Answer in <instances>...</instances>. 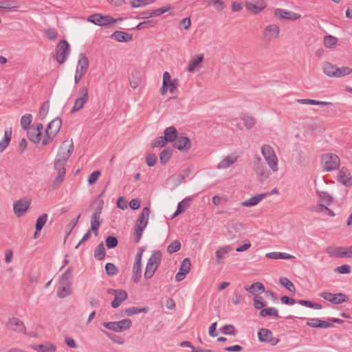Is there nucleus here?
<instances>
[{"label":"nucleus","instance_id":"obj_1","mask_svg":"<svg viewBox=\"0 0 352 352\" xmlns=\"http://www.w3.org/2000/svg\"><path fill=\"white\" fill-rule=\"evenodd\" d=\"M66 142L67 141L63 142L54 161V168L58 171V174L52 182V189H56L64 180L66 173L65 165L74 151V144L72 141L68 145L67 148L65 146Z\"/></svg>","mask_w":352,"mask_h":352},{"label":"nucleus","instance_id":"obj_2","mask_svg":"<svg viewBox=\"0 0 352 352\" xmlns=\"http://www.w3.org/2000/svg\"><path fill=\"white\" fill-rule=\"evenodd\" d=\"M94 205L97 206L91 217V230L96 236L98 235L99 227L102 221V220L100 221V217L102 211L104 201L102 199L94 200L91 203V206H94Z\"/></svg>","mask_w":352,"mask_h":352},{"label":"nucleus","instance_id":"obj_3","mask_svg":"<svg viewBox=\"0 0 352 352\" xmlns=\"http://www.w3.org/2000/svg\"><path fill=\"white\" fill-rule=\"evenodd\" d=\"M322 163L324 164V169L330 172L337 170L340 164L339 157L333 153L324 154L321 157Z\"/></svg>","mask_w":352,"mask_h":352},{"label":"nucleus","instance_id":"obj_4","mask_svg":"<svg viewBox=\"0 0 352 352\" xmlns=\"http://www.w3.org/2000/svg\"><path fill=\"white\" fill-rule=\"evenodd\" d=\"M87 21L99 26H107L113 23L122 21V18L114 19L110 15L103 16L101 14H93L88 16Z\"/></svg>","mask_w":352,"mask_h":352},{"label":"nucleus","instance_id":"obj_5","mask_svg":"<svg viewBox=\"0 0 352 352\" xmlns=\"http://www.w3.org/2000/svg\"><path fill=\"white\" fill-rule=\"evenodd\" d=\"M70 53V45L66 40H61L56 47V60L59 64H63Z\"/></svg>","mask_w":352,"mask_h":352},{"label":"nucleus","instance_id":"obj_6","mask_svg":"<svg viewBox=\"0 0 352 352\" xmlns=\"http://www.w3.org/2000/svg\"><path fill=\"white\" fill-rule=\"evenodd\" d=\"M103 327L115 332H122L131 328L132 322L129 318H125L117 322H104Z\"/></svg>","mask_w":352,"mask_h":352},{"label":"nucleus","instance_id":"obj_7","mask_svg":"<svg viewBox=\"0 0 352 352\" xmlns=\"http://www.w3.org/2000/svg\"><path fill=\"white\" fill-rule=\"evenodd\" d=\"M320 296L325 300L331 302L334 305H340L343 302H347L349 300V296L342 292L332 294L330 292H324L320 294Z\"/></svg>","mask_w":352,"mask_h":352},{"label":"nucleus","instance_id":"obj_8","mask_svg":"<svg viewBox=\"0 0 352 352\" xmlns=\"http://www.w3.org/2000/svg\"><path fill=\"white\" fill-rule=\"evenodd\" d=\"M79 94L81 96L76 99L74 105L71 110L72 113L82 109L89 100L88 88L86 86H83L79 89Z\"/></svg>","mask_w":352,"mask_h":352},{"label":"nucleus","instance_id":"obj_9","mask_svg":"<svg viewBox=\"0 0 352 352\" xmlns=\"http://www.w3.org/2000/svg\"><path fill=\"white\" fill-rule=\"evenodd\" d=\"M6 329H11L13 331H16L21 333H26V329L23 321L17 318L12 317L8 319L6 323Z\"/></svg>","mask_w":352,"mask_h":352},{"label":"nucleus","instance_id":"obj_10","mask_svg":"<svg viewBox=\"0 0 352 352\" xmlns=\"http://www.w3.org/2000/svg\"><path fill=\"white\" fill-rule=\"evenodd\" d=\"M337 181L346 187L352 186V176L346 167H342L337 175Z\"/></svg>","mask_w":352,"mask_h":352},{"label":"nucleus","instance_id":"obj_11","mask_svg":"<svg viewBox=\"0 0 352 352\" xmlns=\"http://www.w3.org/2000/svg\"><path fill=\"white\" fill-rule=\"evenodd\" d=\"M254 170L257 175V179L259 182H263L267 179L270 174L265 164L261 163L260 160L254 162Z\"/></svg>","mask_w":352,"mask_h":352},{"label":"nucleus","instance_id":"obj_12","mask_svg":"<svg viewBox=\"0 0 352 352\" xmlns=\"http://www.w3.org/2000/svg\"><path fill=\"white\" fill-rule=\"evenodd\" d=\"M30 201L28 199H20L13 205V210L17 217L22 216L30 206Z\"/></svg>","mask_w":352,"mask_h":352},{"label":"nucleus","instance_id":"obj_13","mask_svg":"<svg viewBox=\"0 0 352 352\" xmlns=\"http://www.w3.org/2000/svg\"><path fill=\"white\" fill-rule=\"evenodd\" d=\"M191 262L190 258H185L182 263L179 272L176 274L175 280L177 282L183 280L190 270Z\"/></svg>","mask_w":352,"mask_h":352},{"label":"nucleus","instance_id":"obj_14","mask_svg":"<svg viewBox=\"0 0 352 352\" xmlns=\"http://www.w3.org/2000/svg\"><path fill=\"white\" fill-rule=\"evenodd\" d=\"M280 33V28L275 24H270L265 28L263 36L264 38L270 42L273 39L276 38Z\"/></svg>","mask_w":352,"mask_h":352},{"label":"nucleus","instance_id":"obj_15","mask_svg":"<svg viewBox=\"0 0 352 352\" xmlns=\"http://www.w3.org/2000/svg\"><path fill=\"white\" fill-rule=\"evenodd\" d=\"M177 142L174 143L173 147L178 149L182 152H187L191 148V141L186 136H178L176 140Z\"/></svg>","mask_w":352,"mask_h":352},{"label":"nucleus","instance_id":"obj_16","mask_svg":"<svg viewBox=\"0 0 352 352\" xmlns=\"http://www.w3.org/2000/svg\"><path fill=\"white\" fill-rule=\"evenodd\" d=\"M245 6L249 12L254 14H257L266 8L267 4L263 0H256L255 3L250 1H246Z\"/></svg>","mask_w":352,"mask_h":352},{"label":"nucleus","instance_id":"obj_17","mask_svg":"<svg viewBox=\"0 0 352 352\" xmlns=\"http://www.w3.org/2000/svg\"><path fill=\"white\" fill-rule=\"evenodd\" d=\"M346 247L329 246L327 248L326 252L331 257L347 258Z\"/></svg>","mask_w":352,"mask_h":352},{"label":"nucleus","instance_id":"obj_18","mask_svg":"<svg viewBox=\"0 0 352 352\" xmlns=\"http://www.w3.org/2000/svg\"><path fill=\"white\" fill-rule=\"evenodd\" d=\"M274 15L275 16H278L280 19H289L292 21H295L300 18V15L297 13L280 8H276L274 10Z\"/></svg>","mask_w":352,"mask_h":352},{"label":"nucleus","instance_id":"obj_19","mask_svg":"<svg viewBox=\"0 0 352 352\" xmlns=\"http://www.w3.org/2000/svg\"><path fill=\"white\" fill-rule=\"evenodd\" d=\"M150 214V208L149 207H144L138 219L135 227H139L143 228V229H145L148 221V217Z\"/></svg>","mask_w":352,"mask_h":352},{"label":"nucleus","instance_id":"obj_20","mask_svg":"<svg viewBox=\"0 0 352 352\" xmlns=\"http://www.w3.org/2000/svg\"><path fill=\"white\" fill-rule=\"evenodd\" d=\"M110 38L118 42L125 43L132 41L133 36L127 32L116 30L110 36Z\"/></svg>","mask_w":352,"mask_h":352},{"label":"nucleus","instance_id":"obj_21","mask_svg":"<svg viewBox=\"0 0 352 352\" xmlns=\"http://www.w3.org/2000/svg\"><path fill=\"white\" fill-rule=\"evenodd\" d=\"M74 267H69L67 270L61 275L59 280V285H71L73 278Z\"/></svg>","mask_w":352,"mask_h":352},{"label":"nucleus","instance_id":"obj_22","mask_svg":"<svg viewBox=\"0 0 352 352\" xmlns=\"http://www.w3.org/2000/svg\"><path fill=\"white\" fill-rule=\"evenodd\" d=\"M267 193H261L256 195L249 199H247L241 203V206L245 207H251L257 205L263 199L267 197Z\"/></svg>","mask_w":352,"mask_h":352},{"label":"nucleus","instance_id":"obj_23","mask_svg":"<svg viewBox=\"0 0 352 352\" xmlns=\"http://www.w3.org/2000/svg\"><path fill=\"white\" fill-rule=\"evenodd\" d=\"M164 137L167 142H174L178 138V132L175 126L167 127L164 131Z\"/></svg>","mask_w":352,"mask_h":352},{"label":"nucleus","instance_id":"obj_24","mask_svg":"<svg viewBox=\"0 0 352 352\" xmlns=\"http://www.w3.org/2000/svg\"><path fill=\"white\" fill-rule=\"evenodd\" d=\"M232 250V247L231 245H226L223 247L219 248L215 252V256L217 258V263L218 264H221L224 262L225 254H228Z\"/></svg>","mask_w":352,"mask_h":352},{"label":"nucleus","instance_id":"obj_25","mask_svg":"<svg viewBox=\"0 0 352 352\" xmlns=\"http://www.w3.org/2000/svg\"><path fill=\"white\" fill-rule=\"evenodd\" d=\"M61 125V119L60 118H56L47 124V129L50 131L52 135L56 136L60 129Z\"/></svg>","mask_w":352,"mask_h":352},{"label":"nucleus","instance_id":"obj_26","mask_svg":"<svg viewBox=\"0 0 352 352\" xmlns=\"http://www.w3.org/2000/svg\"><path fill=\"white\" fill-rule=\"evenodd\" d=\"M128 294L126 291L120 289V291L115 296L114 299L111 301V305L113 308H118L123 301L127 299Z\"/></svg>","mask_w":352,"mask_h":352},{"label":"nucleus","instance_id":"obj_27","mask_svg":"<svg viewBox=\"0 0 352 352\" xmlns=\"http://www.w3.org/2000/svg\"><path fill=\"white\" fill-rule=\"evenodd\" d=\"M88 67H89L88 58L87 57V56L85 54H82V53L80 54L76 69H78L80 72H82L84 74H86V72L88 70Z\"/></svg>","mask_w":352,"mask_h":352},{"label":"nucleus","instance_id":"obj_28","mask_svg":"<svg viewBox=\"0 0 352 352\" xmlns=\"http://www.w3.org/2000/svg\"><path fill=\"white\" fill-rule=\"evenodd\" d=\"M244 289L249 293L256 295L257 292L263 293L265 292V287L263 283L260 282H256L252 284L250 286H245Z\"/></svg>","mask_w":352,"mask_h":352},{"label":"nucleus","instance_id":"obj_29","mask_svg":"<svg viewBox=\"0 0 352 352\" xmlns=\"http://www.w3.org/2000/svg\"><path fill=\"white\" fill-rule=\"evenodd\" d=\"M12 138V128H7L4 132V136L0 142V153H2L8 146Z\"/></svg>","mask_w":352,"mask_h":352},{"label":"nucleus","instance_id":"obj_30","mask_svg":"<svg viewBox=\"0 0 352 352\" xmlns=\"http://www.w3.org/2000/svg\"><path fill=\"white\" fill-rule=\"evenodd\" d=\"M265 257L270 259H292L295 257L289 254L284 252H272L265 254Z\"/></svg>","mask_w":352,"mask_h":352},{"label":"nucleus","instance_id":"obj_31","mask_svg":"<svg viewBox=\"0 0 352 352\" xmlns=\"http://www.w3.org/2000/svg\"><path fill=\"white\" fill-rule=\"evenodd\" d=\"M162 254L160 250H155L148 258L147 263L158 267L162 262Z\"/></svg>","mask_w":352,"mask_h":352},{"label":"nucleus","instance_id":"obj_32","mask_svg":"<svg viewBox=\"0 0 352 352\" xmlns=\"http://www.w3.org/2000/svg\"><path fill=\"white\" fill-rule=\"evenodd\" d=\"M337 66L335 65H333L331 63L325 62L323 63L322 65V69L323 72L329 77H335L338 75L336 74V69Z\"/></svg>","mask_w":352,"mask_h":352},{"label":"nucleus","instance_id":"obj_33","mask_svg":"<svg viewBox=\"0 0 352 352\" xmlns=\"http://www.w3.org/2000/svg\"><path fill=\"white\" fill-rule=\"evenodd\" d=\"M141 74L138 71H133L129 77L130 85L133 89L138 87L141 83Z\"/></svg>","mask_w":352,"mask_h":352},{"label":"nucleus","instance_id":"obj_34","mask_svg":"<svg viewBox=\"0 0 352 352\" xmlns=\"http://www.w3.org/2000/svg\"><path fill=\"white\" fill-rule=\"evenodd\" d=\"M272 336V331L265 328H261L258 332V340L261 342H267Z\"/></svg>","mask_w":352,"mask_h":352},{"label":"nucleus","instance_id":"obj_35","mask_svg":"<svg viewBox=\"0 0 352 352\" xmlns=\"http://www.w3.org/2000/svg\"><path fill=\"white\" fill-rule=\"evenodd\" d=\"M191 201L192 199L190 197H188L180 201L177 205V208L173 215V217H176L179 214L184 212L186 210V208L190 206Z\"/></svg>","mask_w":352,"mask_h":352},{"label":"nucleus","instance_id":"obj_36","mask_svg":"<svg viewBox=\"0 0 352 352\" xmlns=\"http://www.w3.org/2000/svg\"><path fill=\"white\" fill-rule=\"evenodd\" d=\"M204 60V56L202 54H199L194 56L189 62L188 71L193 72L195 68Z\"/></svg>","mask_w":352,"mask_h":352},{"label":"nucleus","instance_id":"obj_37","mask_svg":"<svg viewBox=\"0 0 352 352\" xmlns=\"http://www.w3.org/2000/svg\"><path fill=\"white\" fill-rule=\"evenodd\" d=\"M34 349L38 352H54L56 347L54 344L47 343L45 344H37L34 347Z\"/></svg>","mask_w":352,"mask_h":352},{"label":"nucleus","instance_id":"obj_38","mask_svg":"<svg viewBox=\"0 0 352 352\" xmlns=\"http://www.w3.org/2000/svg\"><path fill=\"white\" fill-rule=\"evenodd\" d=\"M260 316L263 318L267 316H273L274 318H280L278 310L274 307L263 308L260 313Z\"/></svg>","mask_w":352,"mask_h":352},{"label":"nucleus","instance_id":"obj_39","mask_svg":"<svg viewBox=\"0 0 352 352\" xmlns=\"http://www.w3.org/2000/svg\"><path fill=\"white\" fill-rule=\"evenodd\" d=\"M241 119L243 120L245 127L248 130L253 128L256 123V119L246 114H242Z\"/></svg>","mask_w":352,"mask_h":352},{"label":"nucleus","instance_id":"obj_40","mask_svg":"<svg viewBox=\"0 0 352 352\" xmlns=\"http://www.w3.org/2000/svg\"><path fill=\"white\" fill-rule=\"evenodd\" d=\"M105 256V249L102 242H100L95 248L94 257L96 260L101 261Z\"/></svg>","mask_w":352,"mask_h":352},{"label":"nucleus","instance_id":"obj_41","mask_svg":"<svg viewBox=\"0 0 352 352\" xmlns=\"http://www.w3.org/2000/svg\"><path fill=\"white\" fill-rule=\"evenodd\" d=\"M172 156V150L170 148H164L160 154V163L162 165L166 164Z\"/></svg>","mask_w":352,"mask_h":352},{"label":"nucleus","instance_id":"obj_42","mask_svg":"<svg viewBox=\"0 0 352 352\" xmlns=\"http://www.w3.org/2000/svg\"><path fill=\"white\" fill-rule=\"evenodd\" d=\"M48 215L47 214H43L41 215L36 221L35 223V230H36V232H41L45 224L47 222Z\"/></svg>","mask_w":352,"mask_h":352},{"label":"nucleus","instance_id":"obj_43","mask_svg":"<svg viewBox=\"0 0 352 352\" xmlns=\"http://www.w3.org/2000/svg\"><path fill=\"white\" fill-rule=\"evenodd\" d=\"M148 310V308L147 307H144L142 308H138L136 307H131L129 308H127L124 310V313L126 316H131L134 314H137L139 313H146Z\"/></svg>","mask_w":352,"mask_h":352},{"label":"nucleus","instance_id":"obj_44","mask_svg":"<svg viewBox=\"0 0 352 352\" xmlns=\"http://www.w3.org/2000/svg\"><path fill=\"white\" fill-rule=\"evenodd\" d=\"M142 276L141 264L134 263L133 267L132 278L135 283H138Z\"/></svg>","mask_w":352,"mask_h":352},{"label":"nucleus","instance_id":"obj_45","mask_svg":"<svg viewBox=\"0 0 352 352\" xmlns=\"http://www.w3.org/2000/svg\"><path fill=\"white\" fill-rule=\"evenodd\" d=\"M42 137V132L38 131L34 133L32 130L28 131V138L30 141L34 144H38L40 142Z\"/></svg>","mask_w":352,"mask_h":352},{"label":"nucleus","instance_id":"obj_46","mask_svg":"<svg viewBox=\"0 0 352 352\" xmlns=\"http://www.w3.org/2000/svg\"><path fill=\"white\" fill-rule=\"evenodd\" d=\"M280 284L285 287L289 292L294 293L296 291L294 283L287 278L282 277L279 279Z\"/></svg>","mask_w":352,"mask_h":352},{"label":"nucleus","instance_id":"obj_47","mask_svg":"<svg viewBox=\"0 0 352 352\" xmlns=\"http://www.w3.org/2000/svg\"><path fill=\"white\" fill-rule=\"evenodd\" d=\"M70 286L71 285H59L57 289V296L60 298H63L69 296L71 294V289H69Z\"/></svg>","mask_w":352,"mask_h":352},{"label":"nucleus","instance_id":"obj_48","mask_svg":"<svg viewBox=\"0 0 352 352\" xmlns=\"http://www.w3.org/2000/svg\"><path fill=\"white\" fill-rule=\"evenodd\" d=\"M236 161V157L227 156L218 165L219 168H226Z\"/></svg>","mask_w":352,"mask_h":352},{"label":"nucleus","instance_id":"obj_49","mask_svg":"<svg viewBox=\"0 0 352 352\" xmlns=\"http://www.w3.org/2000/svg\"><path fill=\"white\" fill-rule=\"evenodd\" d=\"M32 116L30 113H27L21 117V126L24 130H30V123L32 122Z\"/></svg>","mask_w":352,"mask_h":352},{"label":"nucleus","instance_id":"obj_50","mask_svg":"<svg viewBox=\"0 0 352 352\" xmlns=\"http://www.w3.org/2000/svg\"><path fill=\"white\" fill-rule=\"evenodd\" d=\"M155 24H156L155 20H154V19L147 20V21H144L139 23L134 29L138 30L146 29V28L154 27Z\"/></svg>","mask_w":352,"mask_h":352},{"label":"nucleus","instance_id":"obj_51","mask_svg":"<svg viewBox=\"0 0 352 352\" xmlns=\"http://www.w3.org/2000/svg\"><path fill=\"white\" fill-rule=\"evenodd\" d=\"M102 332L113 342L122 344L124 342V338L121 336L116 335L113 333H109L107 331L102 330Z\"/></svg>","mask_w":352,"mask_h":352},{"label":"nucleus","instance_id":"obj_52","mask_svg":"<svg viewBox=\"0 0 352 352\" xmlns=\"http://www.w3.org/2000/svg\"><path fill=\"white\" fill-rule=\"evenodd\" d=\"M316 192L321 201L324 202L328 206L331 204L333 197L327 192L317 190Z\"/></svg>","mask_w":352,"mask_h":352},{"label":"nucleus","instance_id":"obj_53","mask_svg":"<svg viewBox=\"0 0 352 352\" xmlns=\"http://www.w3.org/2000/svg\"><path fill=\"white\" fill-rule=\"evenodd\" d=\"M158 267H155L154 265L146 263L144 276L146 279H151L154 275Z\"/></svg>","mask_w":352,"mask_h":352},{"label":"nucleus","instance_id":"obj_54","mask_svg":"<svg viewBox=\"0 0 352 352\" xmlns=\"http://www.w3.org/2000/svg\"><path fill=\"white\" fill-rule=\"evenodd\" d=\"M118 244V241L117 237L114 236H108L105 239V245L107 248L109 249H113L117 247Z\"/></svg>","mask_w":352,"mask_h":352},{"label":"nucleus","instance_id":"obj_55","mask_svg":"<svg viewBox=\"0 0 352 352\" xmlns=\"http://www.w3.org/2000/svg\"><path fill=\"white\" fill-rule=\"evenodd\" d=\"M265 160L267 161L269 166L272 168L273 171H276L278 170L277 163L278 158L276 155L274 154V157L265 156Z\"/></svg>","mask_w":352,"mask_h":352},{"label":"nucleus","instance_id":"obj_56","mask_svg":"<svg viewBox=\"0 0 352 352\" xmlns=\"http://www.w3.org/2000/svg\"><path fill=\"white\" fill-rule=\"evenodd\" d=\"M309 157L302 151H300L298 153L297 164L300 166H305L309 164Z\"/></svg>","mask_w":352,"mask_h":352},{"label":"nucleus","instance_id":"obj_57","mask_svg":"<svg viewBox=\"0 0 352 352\" xmlns=\"http://www.w3.org/2000/svg\"><path fill=\"white\" fill-rule=\"evenodd\" d=\"M181 248V243L178 240H175L167 247V252L169 254H173L179 251Z\"/></svg>","mask_w":352,"mask_h":352},{"label":"nucleus","instance_id":"obj_58","mask_svg":"<svg viewBox=\"0 0 352 352\" xmlns=\"http://www.w3.org/2000/svg\"><path fill=\"white\" fill-rule=\"evenodd\" d=\"M105 272L107 275L113 276L118 274V269L113 263H107L105 265Z\"/></svg>","mask_w":352,"mask_h":352},{"label":"nucleus","instance_id":"obj_59","mask_svg":"<svg viewBox=\"0 0 352 352\" xmlns=\"http://www.w3.org/2000/svg\"><path fill=\"white\" fill-rule=\"evenodd\" d=\"M49 109H50V101L46 100L45 102H44L43 103V104L41 105V107L39 109V118L41 120H43L46 117V116L49 111Z\"/></svg>","mask_w":352,"mask_h":352},{"label":"nucleus","instance_id":"obj_60","mask_svg":"<svg viewBox=\"0 0 352 352\" xmlns=\"http://www.w3.org/2000/svg\"><path fill=\"white\" fill-rule=\"evenodd\" d=\"M15 3L14 0H6L0 2V8L3 10H16L18 6H14V3Z\"/></svg>","mask_w":352,"mask_h":352},{"label":"nucleus","instance_id":"obj_61","mask_svg":"<svg viewBox=\"0 0 352 352\" xmlns=\"http://www.w3.org/2000/svg\"><path fill=\"white\" fill-rule=\"evenodd\" d=\"M336 71L338 75L336 78L344 77L352 73V69L349 67H337Z\"/></svg>","mask_w":352,"mask_h":352},{"label":"nucleus","instance_id":"obj_62","mask_svg":"<svg viewBox=\"0 0 352 352\" xmlns=\"http://www.w3.org/2000/svg\"><path fill=\"white\" fill-rule=\"evenodd\" d=\"M254 307L256 309H262L266 305V302L263 300L262 296L256 295L253 298Z\"/></svg>","mask_w":352,"mask_h":352},{"label":"nucleus","instance_id":"obj_63","mask_svg":"<svg viewBox=\"0 0 352 352\" xmlns=\"http://www.w3.org/2000/svg\"><path fill=\"white\" fill-rule=\"evenodd\" d=\"M337 38L331 35H327L324 38V45L327 47H332L337 43Z\"/></svg>","mask_w":352,"mask_h":352},{"label":"nucleus","instance_id":"obj_64","mask_svg":"<svg viewBox=\"0 0 352 352\" xmlns=\"http://www.w3.org/2000/svg\"><path fill=\"white\" fill-rule=\"evenodd\" d=\"M164 136H160L154 139L151 142V147H163L167 144Z\"/></svg>","mask_w":352,"mask_h":352}]
</instances>
